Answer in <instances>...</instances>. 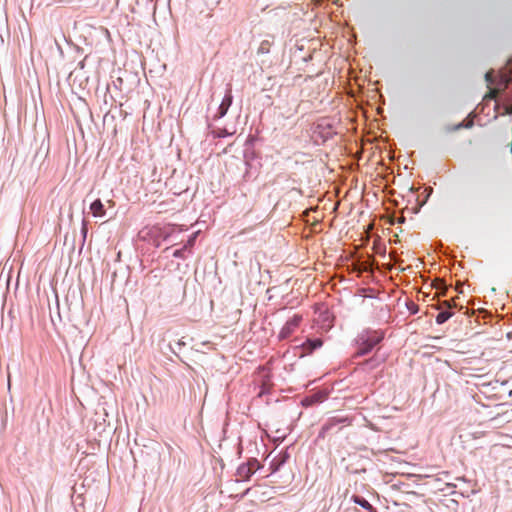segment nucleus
I'll return each instance as SVG.
<instances>
[{"mask_svg": "<svg viewBox=\"0 0 512 512\" xmlns=\"http://www.w3.org/2000/svg\"><path fill=\"white\" fill-rule=\"evenodd\" d=\"M93 216L102 217L105 214L104 205L100 199H96L90 205Z\"/></svg>", "mask_w": 512, "mask_h": 512, "instance_id": "nucleus-9", "label": "nucleus"}, {"mask_svg": "<svg viewBox=\"0 0 512 512\" xmlns=\"http://www.w3.org/2000/svg\"><path fill=\"white\" fill-rule=\"evenodd\" d=\"M302 321V315L295 314L289 319L279 332V339L283 340L288 338L299 326Z\"/></svg>", "mask_w": 512, "mask_h": 512, "instance_id": "nucleus-3", "label": "nucleus"}, {"mask_svg": "<svg viewBox=\"0 0 512 512\" xmlns=\"http://www.w3.org/2000/svg\"><path fill=\"white\" fill-rule=\"evenodd\" d=\"M443 305L447 308L446 310H443L441 311L437 316H436V323L438 325H441L443 323H445L446 321H448L452 316H453V313L450 311V309L452 308V304L449 302V301H444L443 302Z\"/></svg>", "mask_w": 512, "mask_h": 512, "instance_id": "nucleus-5", "label": "nucleus"}, {"mask_svg": "<svg viewBox=\"0 0 512 512\" xmlns=\"http://www.w3.org/2000/svg\"><path fill=\"white\" fill-rule=\"evenodd\" d=\"M323 345V341L320 338H307L305 342L301 344L303 350L307 353H312L314 350L320 348Z\"/></svg>", "mask_w": 512, "mask_h": 512, "instance_id": "nucleus-4", "label": "nucleus"}, {"mask_svg": "<svg viewBox=\"0 0 512 512\" xmlns=\"http://www.w3.org/2000/svg\"><path fill=\"white\" fill-rule=\"evenodd\" d=\"M431 192H432V189H430V190H429V192H428V194H427V196H426L425 200L421 203V205H420V206H424V203L426 202V200H427V198L429 197V195H430V193H431Z\"/></svg>", "mask_w": 512, "mask_h": 512, "instance_id": "nucleus-23", "label": "nucleus"}, {"mask_svg": "<svg viewBox=\"0 0 512 512\" xmlns=\"http://www.w3.org/2000/svg\"><path fill=\"white\" fill-rule=\"evenodd\" d=\"M407 308L411 314H416L419 311V307L414 302H410L407 304Z\"/></svg>", "mask_w": 512, "mask_h": 512, "instance_id": "nucleus-18", "label": "nucleus"}, {"mask_svg": "<svg viewBox=\"0 0 512 512\" xmlns=\"http://www.w3.org/2000/svg\"><path fill=\"white\" fill-rule=\"evenodd\" d=\"M383 337L384 334L381 331L371 329L361 331L355 339L357 346L355 357H361L370 353L372 349L382 341Z\"/></svg>", "mask_w": 512, "mask_h": 512, "instance_id": "nucleus-1", "label": "nucleus"}, {"mask_svg": "<svg viewBox=\"0 0 512 512\" xmlns=\"http://www.w3.org/2000/svg\"><path fill=\"white\" fill-rule=\"evenodd\" d=\"M461 127H464V125L462 123L457 126V128H461Z\"/></svg>", "mask_w": 512, "mask_h": 512, "instance_id": "nucleus-27", "label": "nucleus"}, {"mask_svg": "<svg viewBox=\"0 0 512 512\" xmlns=\"http://www.w3.org/2000/svg\"><path fill=\"white\" fill-rule=\"evenodd\" d=\"M229 109L224 108L221 104L217 108V112L213 116V120H219L223 118Z\"/></svg>", "mask_w": 512, "mask_h": 512, "instance_id": "nucleus-13", "label": "nucleus"}, {"mask_svg": "<svg viewBox=\"0 0 512 512\" xmlns=\"http://www.w3.org/2000/svg\"><path fill=\"white\" fill-rule=\"evenodd\" d=\"M287 454H280L270 462L271 473L277 472L280 467L286 462Z\"/></svg>", "mask_w": 512, "mask_h": 512, "instance_id": "nucleus-8", "label": "nucleus"}, {"mask_svg": "<svg viewBox=\"0 0 512 512\" xmlns=\"http://www.w3.org/2000/svg\"><path fill=\"white\" fill-rule=\"evenodd\" d=\"M436 288L442 287L445 290V284L441 279L437 280V285H435Z\"/></svg>", "mask_w": 512, "mask_h": 512, "instance_id": "nucleus-21", "label": "nucleus"}, {"mask_svg": "<svg viewBox=\"0 0 512 512\" xmlns=\"http://www.w3.org/2000/svg\"><path fill=\"white\" fill-rule=\"evenodd\" d=\"M246 464L249 465V467L251 468L252 474H254L261 467L260 463L256 458L249 459Z\"/></svg>", "mask_w": 512, "mask_h": 512, "instance_id": "nucleus-14", "label": "nucleus"}, {"mask_svg": "<svg viewBox=\"0 0 512 512\" xmlns=\"http://www.w3.org/2000/svg\"><path fill=\"white\" fill-rule=\"evenodd\" d=\"M212 134H213L214 138H224V137H227V136H231L233 133L229 132L225 128H219L217 130H213Z\"/></svg>", "mask_w": 512, "mask_h": 512, "instance_id": "nucleus-12", "label": "nucleus"}, {"mask_svg": "<svg viewBox=\"0 0 512 512\" xmlns=\"http://www.w3.org/2000/svg\"><path fill=\"white\" fill-rule=\"evenodd\" d=\"M195 239H196V234L192 235L188 239L187 243L185 244V245H187V249L191 248L194 245Z\"/></svg>", "mask_w": 512, "mask_h": 512, "instance_id": "nucleus-19", "label": "nucleus"}, {"mask_svg": "<svg viewBox=\"0 0 512 512\" xmlns=\"http://www.w3.org/2000/svg\"><path fill=\"white\" fill-rule=\"evenodd\" d=\"M85 59H86V57L82 61H80L78 63V68L79 69H84V67H85Z\"/></svg>", "mask_w": 512, "mask_h": 512, "instance_id": "nucleus-22", "label": "nucleus"}, {"mask_svg": "<svg viewBox=\"0 0 512 512\" xmlns=\"http://www.w3.org/2000/svg\"><path fill=\"white\" fill-rule=\"evenodd\" d=\"M186 250H187V245H184L182 248L174 250L172 255L175 258H182L183 259V258H185Z\"/></svg>", "mask_w": 512, "mask_h": 512, "instance_id": "nucleus-15", "label": "nucleus"}, {"mask_svg": "<svg viewBox=\"0 0 512 512\" xmlns=\"http://www.w3.org/2000/svg\"><path fill=\"white\" fill-rule=\"evenodd\" d=\"M485 80L488 84H492L494 82L493 75L491 72H487L485 74Z\"/></svg>", "mask_w": 512, "mask_h": 512, "instance_id": "nucleus-20", "label": "nucleus"}, {"mask_svg": "<svg viewBox=\"0 0 512 512\" xmlns=\"http://www.w3.org/2000/svg\"><path fill=\"white\" fill-rule=\"evenodd\" d=\"M351 500L361 506L363 509H365L366 511L368 512H376L375 509L373 508V506L362 496H359V495H353L351 497Z\"/></svg>", "mask_w": 512, "mask_h": 512, "instance_id": "nucleus-7", "label": "nucleus"}, {"mask_svg": "<svg viewBox=\"0 0 512 512\" xmlns=\"http://www.w3.org/2000/svg\"><path fill=\"white\" fill-rule=\"evenodd\" d=\"M88 223L85 219L82 220V226H81V234H82V242L84 243L85 240H86V237H87V233H88V227H87Z\"/></svg>", "mask_w": 512, "mask_h": 512, "instance_id": "nucleus-16", "label": "nucleus"}, {"mask_svg": "<svg viewBox=\"0 0 512 512\" xmlns=\"http://www.w3.org/2000/svg\"><path fill=\"white\" fill-rule=\"evenodd\" d=\"M345 423L350 424V421L347 417H331L327 419V421L321 427L318 437L324 438L326 434L340 430L341 425Z\"/></svg>", "mask_w": 512, "mask_h": 512, "instance_id": "nucleus-2", "label": "nucleus"}, {"mask_svg": "<svg viewBox=\"0 0 512 512\" xmlns=\"http://www.w3.org/2000/svg\"><path fill=\"white\" fill-rule=\"evenodd\" d=\"M249 492V489H246V491L243 493L242 496L246 495Z\"/></svg>", "mask_w": 512, "mask_h": 512, "instance_id": "nucleus-26", "label": "nucleus"}, {"mask_svg": "<svg viewBox=\"0 0 512 512\" xmlns=\"http://www.w3.org/2000/svg\"><path fill=\"white\" fill-rule=\"evenodd\" d=\"M325 395L322 393H315L311 396L305 397L303 400V405L309 406L315 403H320L324 400Z\"/></svg>", "mask_w": 512, "mask_h": 512, "instance_id": "nucleus-10", "label": "nucleus"}, {"mask_svg": "<svg viewBox=\"0 0 512 512\" xmlns=\"http://www.w3.org/2000/svg\"><path fill=\"white\" fill-rule=\"evenodd\" d=\"M176 344H177L179 347H181L182 345H184V343H183V342H181V341H177V342H176Z\"/></svg>", "mask_w": 512, "mask_h": 512, "instance_id": "nucleus-25", "label": "nucleus"}, {"mask_svg": "<svg viewBox=\"0 0 512 512\" xmlns=\"http://www.w3.org/2000/svg\"><path fill=\"white\" fill-rule=\"evenodd\" d=\"M460 286H462V284L458 283L456 288L460 293H463V290L460 289Z\"/></svg>", "mask_w": 512, "mask_h": 512, "instance_id": "nucleus-24", "label": "nucleus"}, {"mask_svg": "<svg viewBox=\"0 0 512 512\" xmlns=\"http://www.w3.org/2000/svg\"><path fill=\"white\" fill-rule=\"evenodd\" d=\"M252 470L246 463L241 464L236 471L237 481H247L252 476Z\"/></svg>", "mask_w": 512, "mask_h": 512, "instance_id": "nucleus-6", "label": "nucleus"}, {"mask_svg": "<svg viewBox=\"0 0 512 512\" xmlns=\"http://www.w3.org/2000/svg\"><path fill=\"white\" fill-rule=\"evenodd\" d=\"M232 102H233V96H232V92H231V89L229 88L227 91H226V94L224 96V98L222 99V102L220 103L222 106H224V108L226 109H229L230 106L232 105Z\"/></svg>", "mask_w": 512, "mask_h": 512, "instance_id": "nucleus-11", "label": "nucleus"}, {"mask_svg": "<svg viewBox=\"0 0 512 512\" xmlns=\"http://www.w3.org/2000/svg\"><path fill=\"white\" fill-rule=\"evenodd\" d=\"M378 364L379 363L373 358L366 360L362 363L363 366L368 367L369 369L375 368Z\"/></svg>", "mask_w": 512, "mask_h": 512, "instance_id": "nucleus-17", "label": "nucleus"}]
</instances>
